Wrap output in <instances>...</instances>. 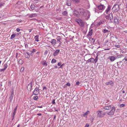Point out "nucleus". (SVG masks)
Returning a JSON list of instances; mask_svg holds the SVG:
<instances>
[{
    "label": "nucleus",
    "instance_id": "obj_24",
    "mask_svg": "<svg viewBox=\"0 0 127 127\" xmlns=\"http://www.w3.org/2000/svg\"><path fill=\"white\" fill-rule=\"evenodd\" d=\"M109 18L110 20L112 21V20H113V14L112 13H111L109 15Z\"/></svg>",
    "mask_w": 127,
    "mask_h": 127
},
{
    "label": "nucleus",
    "instance_id": "obj_4",
    "mask_svg": "<svg viewBox=\"0 0 127 127\" xmlns=\"http://www.w3.org/2000/svg\"><path fill=\"white\" fill-rule=\"evenodd\" d=\"M97 7L99 10H102L105 9V6L103 5L100 4L97 6Z\"/></svg>",
    "mask_w": 127,
    "mask_h": 127
},
{
    "label": "nucleus",
    "instance_id": "obj_17",
    "mask_svg": "<svg viewBox=\"0 0 127 127\" xmlns=\"http://www.w3.org/2000/svg\"><path fill=\"white\" fill-rule=\"evenodd\" d=\"M117 67L118 68H120V66H121L123 64L122 63V62H117Z\"/></svg>",
    "mask_w": 127,
    "mask_h": 127
},
{
    "label": "nucleus",
    "instance_id": "obj_57",
    "mask_svg": "<svg viewBox=\"0 0 127 127\" xmlns=\"http://www.w3.org/2000/svg\"><path fill=\"white\" fill-rule=\"evenodd\" d=\"M89 125L88 124H87L84 127H88Z\"/></svg>",
    "mask_w": 127,
    "mask_h": 127
},
{
    "label": "nucleus",
    "instance_id": "obj_50",
    "mask_svg": "<svg viewBox=\"0 0 127 127\" xmlns=\"http://www.w3.org/2000/svg\"><path fill=\"white\" fill-rule=\"evenodd\" d=\"M80 83L79 81H77L76 83V85H78Z\"/></svg>",
    "mask_w": 127,
    "mask_h": 127
},
{
    "label": "nucleus",
    "instance_id": "obj_63",
    "mask_svg": "<svg viewBox=\"0 0 127 127\" xmlns=\"http://www.w3.org/2000/svg\"><path fill=\"white\" fill-rule=\"evenodd\" d=\"M36 107L37 108H42L43 107L42 106H37Z\"/></svg>",
    "mask_w": 127,
    "mask_h": 127
},
{
    "label": "nucleus",
    "instance_id": "obj_23",
    "mask_svg": "<svg viewBox=\"0 0 127 127\" xmlns=\"http://www.w3.org/2000/svg\"><path fill=\"white\" fill-rule=\"evenodd\" d=\"M37 16V14H32L30 15L29 16L30 18H32L35 17Z\"/></svg>",
    "mask_w": 127,
    "mask_h": 127
},
{
    "label": "nucleus",
    "instance_id": "obj_64",
    "mask_svg": "<svg viewBox=\"0 0 127 127\" xmlns=\"http://www.w3.org/2000/svg\"><path fill=\"white\" fill-rule=\"evenodd\" d=\"M41 115H42V114L41 113H38L37 114V115H38V116H40Z\"/></svg>",
    "mask_w": 127,
    "mask_h": 127
},
{
    "label": "nucleus",
    "instance_id": "obj_45",
    "mask_svg": "<svg viewBox=\"0 0 127 127\" xmlns=\"http://www.w3.org/2000/svg\"><path fill=\"white\" fill-rule=\"evenodd\" d=\"M115 46L117 48H119L120 47V45H115Z\"/></svg>",
    "mask_w": 127,
    "mask_h": 127
},
{
    "label": "nucleus",
    "instance_id": "obj_39",
    "mask_svg": "<svg viewBox=\"0 0 127 127\" xmlns=\"http://www.w3.org/2000/svg\"><path fill=\"white\" fill-rule=\"evenodd\" d=\"M38 98V97L37 96H35L33 97V99L35 100H37Z\"/></svg>",
    "mask_w": 127,
    "mask_h": 127
},
{
    "label": "nucleus",
    "instance_id": "obj_9",
    "mask_svg": "<svg viewBox=\"0 0 127 127\" xmlns=\"http://www.w3.org/2000/svg\"><path fill=\"white\" fill-rule=\"evenodd\" d=\"M14 95V92L13 91H12L11 93L10 96L9 97V99H10V102H11L13 99Z\"/></svg>",
    "mask_w": 127,
    "mask_h": 127
},
{
    "label": "nucleus",
    "instance_id": "obj_3",
    "mask_svg": "<svg viewBox=\"0 0 127 127\" xmlns=\"http://www.w3.org/2000/svg\"><path fill=\"white\" fill-rule=\"evenodd\" d=\"M112 109L109 112L107 113V114L108 115H113L114 112L115 110V107H112Z\"/></svg>",
    "mask_w": 127,
    "mask_h": 127
},
{
    "label": "nucleus",
    "instance_id": "obj_11",
    "mask_svg": "<svg viewBox=\"0 0 127 127\" xmlns=\"http://www.w3.org/2000/svg\"><path fill=\"white\" fill-rule=\"evenodd\" d=\"M117 57H115L113 56H109L108 59H109L111 62H113L117 59Z\"/></svg>",
    "mask_w": 127,
    "mask_h": 127
},
{
    "label": "nucleus",
    "instance_id": "obj_35",
    "mask_svg": "<svg viewBox=\"0 0 127 127\" xmlns=\"http://www.w3.org/2000/svg\"><path fill=\"white\" fill-rule=\"evenodd\" d=\"M16 36L15 34H13L11 35V36L10 38L11 39H12L13 38H14Z\"/></svg>",
    "mask_w": 127,
    "mask_h": 127
},
{
    "label": "nucleus",
    "instance_id": "obj_33",
    "mask_svg": "<svg viewBox=\"0 0 127 127\" xmlns=\"http://www.w3.org/2000/svg\"><path fill=\"white\" fill-rule=\"evenodd\" d=\"M18 63L22 65L23 63V61L22 60H20Z\"/></svg>",
    "mask_w": 127,
    "mask_h": 127
},
{
    "label": "nucleus",
    "instance_id": "obj_8",
    "mask_svg": "<svg viewBox=\"0 0 127 127\" xmlns=\"http://www.w3.org/2000/svg\"><path fill=\"white\" fill-rule=\"evenodd\" d=\"M105 84L107 85H110L111 86H113V83L111 81H110L108 82H106L105 83Z\"/></svg>",
    "mask_w": 127,
    "mask_h": 127
},
{
    "label": "nucleus",
    "instance_id": "obj_31",
    "mask_svg": "<svg viewBox=\"0 0 127 127\" xmlns=\"http://www.w3.org/2000/svg\"><path fill=\"white\" fill-rule=\"evenodd\" d=\"M79 25L81 27H83L84 26V24L82 21L81 22V23H80Z\"/></svg>",
    "mask_w": 127,
    "mask_h": 127
},
{
    "label": "nucleus",
    "instance_id": "obj_41",
    "mask_svg": "<svg viewBox=\"0 0 127 127\" xmlns=\"http://www.w3.org/2000/svg\"><path fill=\"white\" fill-rule=\"evenodd\" d=\"M43 65L45 66L47 65V64L46 61H44Z\"/></svg>",
    "mask_w": 127,
    "mask_h": 127
},
{
    "label": "nucleus",
    "instance_id": "obj_22",
    "mask_svg": "<svg viewBox=\"0 0 127 127\" xmlns=\"http://www.w3.org/2000/svg\"><path fill=\"white\" fill-rule=\"evenodd\" d=\"M74 4H78L79 3L80 0H72Z\"/></svg>",
    "mask_w": 127,
    "mask_h": 127
},
{
    "label": "nucleus",
    "instance_id": "obj_38",
    "mask_svg": "<svg viewBox=\"0 0 127 127\" xmlns=\"http://www.w3.org/2000/svg\"><path fill=\"white\" fill-rule=\"evenodd\" d=\"M110 31L106 30L104 29L103 30V32L104 33H106L108 32H110Z\"/></svg>",
    "mask_w": 127,
    "mask_h": 127
},
{
    "label": "nucleus",
    "instance_id": "obj_29",
    "mask_svg": "<svg viewBox=\"0 0 127 127\" xmlns=\"http://www.w3.org/2000/svg\"><path fill=\"white\" fill-rule=\"evenodd\" d=\"M35 6L34 4H32L31 6V8L32 10H33L35 8Z\"/></svg>",
    "mask_w": 127,
    "mask_h": 127
},
{
    "label": "nucleus",
    "instance_id": "obj_16",
    "mask_svg": "<svg viewBox=\"0 0 127 127\" xmlns=\"http://www.w3.org/2000/svg\"><path fill=\"white\" fill-rule=\"evenodd\" d=\"M60 52L59 50H57L56 51L53 53V56H56L58 55Z\"/></svg>",
    "mask_w": 127,
    "mask_h": 127
},
{
    "label": "nucleus",
    "instance_id": "obj_62",
    "mask_svg": "<svg viewBox=\"0 0 127 127\" xmlns=\"http://www.w3.org/2000/svg\"><path fill=\"white\" fill-rule=\"evenodd\" d=\"M17 107H18V105H17L16 106V107L14 109V110H15V111H16Z\"/></svg>",
    "mask_w": 127,
    "mask_h": 127
},
{
    "label": "nucleus",
    "instance_id": "obj_61",
    "mask_svg": "<svg viewBox=\"0 0 127 127\" xmlns=\"http://www.w3.org/2000/svg\"><path fill=\"white\" fill-rule=\"evenodd\" d=\"M15 115H13L12 117V120H13L14 119V118Z\"/></svg>",
    "mask_w": 127,
    "mask_h": 127
},
{
    "label": "nucleus",
    "instance_id": "obj_14",
    "mask_svg": "<svg viewBox=\"0 0 127 127\" xmlns=\"http://www.w3.org/2000/svg\"><path fill=\"white\" fill-rule=\"evenodd\" d=\"M105 22V20H102L100 21L99 22L97 23L96 24L97 26H98L104 23Z\"/></svg>",
    "mask_w": 127,
    "mask_h": 127
},
{
    "label": "nucleus",
    "instance_id": "obj_59",
    "mask_svg": "<svg viewBox=\"0 0 127 127\" xmlns=\"http://www.w3.org/2000/svg\"><path fill=\"white\" fill-rule=\"evenodd\" d=\"M110 38L111 39H113L114 38V36H111Z\"/></svg>",
    "mask_w": 127,
    "mask_h": 127
},
{
    "label": "nucleus",
    "instance_id": "obj_32",
    "mask_svg": "<svg viewBox=\"0 0 127 127\" xmlns=\"http://www.w3.org/2000/svg\"><path fill=\"white\" fill-rule=\"evenodd\" d=\"M82 21V20L80 19H78L76 21L77 23L79 24L80 23H81V22Z\"/></svg>",
    "mask_w": 127,
    "mask_h": 127
},
{
    "label": "nucleus",
    "instance_id": "obj_48",
    "mask_svg": "<svg viewBox=\"0 0 127 127\" xmlns=\"http://www.w3.org/2000/svg\"><path fill=\"white\" fill-rule=\"evenodd\" d=\"M52 103L53 104H55V100L54 99L52 102Z\"/></svg>",
    "mask_w": 127,
    "mask_h": 127
},
{
    "label": "nucleus",
    "instance_id": "obj_58",
    "mask_svg": "<svg viewBox=\"0 0 127 127\" xmlns=\"http://www.w3.org/2000/svg\"><path fill=\"white\" fill-rule=\"evenodd\" d=\"M4 3H3L2 4H0V7H1L2 6H3L4 5Z\"/></svg>",
    "mask_w": 127,
    "mask_h": 127
},
{
    "label": "nucleus",
    "instance_id": "obj_53",
    "mask_svg": "<svg viewBox=\"0 0 127 127\" xmlns=\"http://www.w3.org/2000/svg\"><path fill=\"white\" fill-rule=\"evenodd\" d=\"M16 111H15V110H14V111L13 113V115H15Z\"/></svg>",
    "mask_w": 127,
    "mask_h": 127
},
{
    "label": "nucleus",
    "instance_id": "obj_18",
    "mask_svg": "<svg viewBox=\"0 0 127 127\" xmlns=\"http://www.w3.org/2000/svg\"><path fill=\"white\" fill-rule=\"evenodd\" d=\"M32 82H31L28 84L27 87L28 89H30V90H31L32 88Z\"/></svg>",
    "mask_w": 127,
    "mask_h": 127
},
{
    "label": "nucleus",
    "instance_id": "obj_34",
    "mask_svg": "<svg viewBox=\"0 0 127 127\" xmlns=\"http://www.w3.org/2000/svg\"><path fill=\"white\" fill-rule=\"evenodd\" d=\"M56 62V60L55 59H53L52 60L51 63L52 64H54Z\"/></svg>",
    "mask_w": 127,
    "mask_h": 127
},
{
    "label": "nucleus",
    "instance_id": "obj_46",
    "mask_svg": "<svg viewBox=\"0 0 127 127\" xmlns=\"http://www.w3.org/2000/svg\"><path fill=\"white\" fill-rule=\"evenodd\" d=\"M64 65V64H61L60 66V67L59 68H62L63 67V66Z\"/></svg>",
    "mask_w": 127,
    "mask_h": 127
},
{
    "label": "nucleus",
    "instance_id": "obj_54",
    "mask_svg": "<svg viewBox=\"0 0 127 127\" xmlns=\"http://www.w3.org/2000/svg\"><path fill=\"white\" fill-rule=\"evenodd\" d=\"M16 31L17 32H19L20 31V29L19 28H17L16 29Z\"/></svg>",
    "mask_w": 127,
    "mask_h": 127
},
{
    "label": "nucleus",
    "instance_id": "obj_60",
    "mask_svg": "<svg viewBox=\"0 0 127 127\" xmlns=\"http://www.w3.org/2000/svg\"><path fill=\"white\" fill-rule=\"evenodd\" d=\"M43 90H44V89H45V90H46V87L45 86H44V87H43Z\"/></svg>",
    "mask_w": 127,
    "mask_h": 127
},
{
    "label": "nucleus",
    "instance_id": "obj_28",
    "mask_svg": "<svg viewBox=\"0 0 127 127\" xmlns=\"http://www.w3.org/2000/svg\"><path fill=\"white\" fill-rule=\"evenodd\" d=\"M25 57L26 58H29L30 57V55L28 52L26 53V54L25 55Z\"/></svg>",
    "mask_w": 127,
    "mask_h": 127
},
{
    "label": "nucleus",
    "instance_id": "obj_5",
    "mask_svg": "<svg viewBox=\"0 0 127 127\" xmlns=\"http://www.w3.org/2000/svg\"><path fill=\"white\" fill-rule=\"evenodd\" d=\"M39 88L36 87L35 89L33 91V94L35 95H38V94L39 93V90L38 89Z\"/></svg>",
    "mask_w": 127,
    "mask_h": 127
},
{
    "label": "nucleus",
    "instance_id": "obj_51",
    "mask_svg": "<svg viewBox=\"0 0 127 127\" xmlns=\"http://www.w3.org/2000/svg\"><path fill=\"white\" fill-rule=\"evenodd\" d=\"M89 111H87V112H86L84 115V116H85V115H87L88 114V113L89 112Z\"/></svg>",
    "mask_w": 127,
    "mask_h": 127
},
{
    "label": "nucleus",
    "instance_id": "obj_44",
    "mask_svg": "<svg viewBox=\"0 0 127 127\" xmlns=\"http://www.w3.org/2000/svg\"><path fill=\"white\" fill-rule=\"evenodd\" d=\"M7 64H5L4 65V68L5 69L7 67Z\"/></svg>",
    "mask_w": 127,
    "mask_h": 127
},
{
    "label": "nucleus",
    "instance_id": "obj_30",
    "mask_svg": "<svg viewBox=\"0 0 127 127\" xmlns=\"http://www.w3.org/2000/svg\"><path fill=\"white\" fill-rule=\"evenodd\" d=\"M66 4L68 6H70L71 5V4L70 1H67L66 3Z\"/></svg>",
    "mask_w": 127,
    "mask_h": 127
},
{
    "label": "nucleus",
    "instance_id": "obj_6",
    "mask_svg": "<svg viewBox=\"0 0 127 127\" xmlns=\"http://www.w3.org/2000/svg\"><path fill=\"white\" fill-rule=\"evenodd\" d=\"M97 114L98 117L99 118L103 117L105 115L104 114V113H102L100 111H97Z\"/></svg>",
    "mask_w": 127,
    "mask_h": 127
},
{
    "label": "nucleus",
    "instance_id": "obj_1",
    "mask_svg": "<svg viewBox=\"0 0 127 127\" xmlns=\"http://www.w3.org/2000/svg\"><path fill=\"white\" fill-rule=\"evenodd\" d=\"M76 13H79V14L80 15H82L84 16H86L87 14L85 13V12L84 10L82 8H80L78 9V11L75 10Z\"/></svg>",
    "mask_w": 127,
    "mask_h": 127
},
{
    "label": "nucleus",
    "instance_id": "obj_49",
    "mask_svg": "<svg viewBox=\"0 0 127 127\" xmlns=\"http://www.w3.org/2000/svg\"><path fill=\"white\" fill-rule=\"evenodd\" d=\"M5 69L4 68L3 69H1L0 70V71L1 72L4 71Z\"/></svg>",
    "mask_w": 127,
    "mask_h": 127
},
{
    "label": "nucleus",
    "instance_id": "obj_37",
    "mask_svg": "<svg viewBox=\"0 0 127 127\" xmlns=\"http://www.w3.org/2000/svg\"><path fill=\"white\" fill-rule=\"evenodd\" d=\"M57 39L58 43H59L60 42V36H59L57 38Z\"/></svg>",
    "mask_w": 127,
    "mask_h": 127
},
{
    "label": "nucleus",
    "instance_id": "obj_7",
    "mask_svg": "<svg viewBox=\"0 0 127 127\" xmlns=\"http://www.w3.org/2000/svg\"><path fill=\"white\" fill-rule=\"evenodd\" d=\"M111 6L110 5H108L107 8L105 10L104 12V14H108V12L111 9Z\"/></svg>",
    "mask_w": 127,
    "mask_h": 127
},
{
    "label": "nucleus",
    "instance_id": "obj_2",
    "mask_svg": "<svg viewBox=\"0 0 127 127\" xmlns=\"http://www.w3.org/2000/svg\"><path fill=\"white\" fill-rule=\"evenodd\" d=\"M119 10V6L118 4L114 5L112 9V11L113 12H117Z\"/></svg>",
    "mask_w": 127,
    "mask_h": 127
},
{
    "label": "nucleus",
    "instance_id": "obj_10",
    "mask_svg": "<svg viewBox=\"0 0 127 127\" xmlns=\"http://www.w3.org/2000/svg\"><path fill=\"white\" fill-rule=\"evenodd\" d=\"M114 22L115 23L118 24L119 23V19L116 16L114 17Z\"/></svg>",
    "mask_w": 127,
    "mask_h": 127
},
{
    "label": "nucleus",
    "instance_id": "obj_42",
    "mask_svg": "<svg viewBox=\"0 0 127 127\" xmlns=\"http://www.w3.org/2000/svg\"><path fill=\"white\" fill-rule=\"evenodd\" d=\"M24 70V68L23 67H22L20 69V71L21 72H22Z\"/></svg>",
    "mask_w": 127,
    "mask_h": 127
},
{
    "label": "nucleus",
    "instance_id": "obj_13",
    "mask_svg": "<svg viewBox=\"0 0 127 127\" xmlns=\"http://www.w3.org/2000/svg\"><path fill=\"white\" fill-rule=\"evenodd\" d=\"M57 43L55 39H53L51 40V43L53 46L55 45Z\"/></svg>",
    "mask_w": 127,
    "mask_h": 127
},
{
    "label": "nucleus",
    "instance_id": "obj_26",
    "mask_svg": "<svg viewBox=\"0 0 127 127\" xmlns=\"http://www.w3.org/2000/svg\"><path fill=\"white\" fill-rule=\"evenodd\" d=\"M89 40L90 41H91V43L92 44H94L95 42V40L93 38H90Z\"/></svg>",
    "mask_w": 127,
    "mask_h": 127
},
{
    "label": "nucleus",
    "instance_id": "obj_12",
    "mask_svg": "<svg viewBox=\"0 0 127 127\" xmlns=\"http://www.w3.org/2000/svg\"><path fill=\"white\" fill-rule=\"evenodd\" d=\"M112 106L111 105H110L108 106L104 107H103V109H104L106 110H109L112 108Z\"/></svg>",
    "mask_w": 127,
    "mask_h": 127
},
{
    "label": "nucleus",
    "instance_id": "obj_20",
    "mask_svg": "<svg viewBox=\"0 0 127 127\" xmlns=\"http://www.w3.org/2000/svg\"><path fill=\"white\" fill-rule=\"evenodd\" d=\"M88 62H90L91 63H93L95 61L94 59L93 58H91L87 60Z\"/></svg>",
    "mask_w": 127,
    "mask_h": 127
},
{
    "label": "nucleus",
    "instance_id": "obj_27",
    "mask_svg": "<svg viewBox=\"0 0 127 127\" xmlns=\"http://www.w3.org/2000/svg\"><path fill=\"white\" fill-rule=\"evenodd\" d=\"M38 37L39 35H36L34 37V38L35 39V41H39V40H38Z\"/></svg>",
    "mask_w": 127,
    "mask_h": 127
},
{
    "label": "nucleus",
    "instance_id": "obj_56",
    "mask_svg": "<svg viewBox=\"0 0 127 127\" xmlns=\"http://www.w3.org/2000/svg\"><path fill=\"white\" fill-rule=\"evenodd\" d=\"M66 85L67 86H70V83H67L66 84Z\"/></svg>",
    "mask_w": 127,
    "mask_h": 127
},
{
    "label": "nucleus",
    "instance_id": "obj_21",
    "mask_svg": "<svg viewBox=\"0 0 127 127\" xmlns=\"http://www.w3.org/2000/svg\"><path fill=\"white\" fill-rule=\"evenodd\" d=\"M36 51V49H33L32 51H30L31 55V56L33 55V53L35 52Z\"/></svg>",
    "mask_w": 127,
    "mask_h": 127
},
{
    "label": "nucleus",
    "instance_id": "obj_19",
    "mask_svg": "<svg viewBox=\"0 0 127 127\" xmlns=\"http://www.w3.org/2000/svg\"><path fill=\"white\" fill-rule=\"evenodd\" d=\"M85 13L87 14V15H88V19L90 17V13L89 11L87 10L85 12Z\"/></svg>",
    "mask_w": 127,
    "mask_h": 127
},
{
    "label": "nucleus",
    "instance_id": "obj_25",
    "mask_svg": "<svg viewBox=\"0 0 127 127\" xmlns=\"http://www.w3.org/2000/svg\"><path fill=\"white\" fill-rule=\"evenodd\" d=\"M74 12H75L74 13L73 15H74V16H76L77 17H80V15L79 14V13H76L75 11H74Z\"/></svg>",
    "mask_w": 127,
    "mask_h": 127
},
{
    "label": "nucleus",
    "instance_id": "obj_43",
    "mask_svg": "<svg viewBox=\"0 0 127 127\" xmlns=\"http://www.w3.org/2000/svg\"><path fill=\"white\" fill-rule=\"evenodd\" d=\"M125 104H122L120 105V107L121 108L125 106Z\"/></svg>",
    "mask_w": 127,
    "mask_h": 127
},
{
    "label": "nucleus",
    "instance_id": "obj_52",
    "mask_svg": "<svg viewBox=\"0 0 127 127\" xmlns=\"http://www.w3.org/2000/svg\"><path fill=\"white\" fill-rule=\"evenodd\" d=\"M25 48H28V44H26L25 45Z\"/></svg>",
    "mask_w": 127,
    "mask_h": 127
},
{
    "label": "nucleus",
    "instance_id": "obj_15",
    "mask_svg": "<svg viewBox=\"0 0 127 127\" xmlns=\"http://www.w3.org/2000/svg\"><path fill=\"white\" fill-rule=\"evenodd\" d=\"M93 31V30L92 29H91V30L90 29V31L89 32L88 34L87 35V36L88 37H89V36H91L92 35Z\"/></svg>",
    "mask_w": 127,
    "mask_h": 127
},
{
    "label": "nucleus",
    "instance_id": "obj_40",
    "mask_svg": "<svg viewBox=\"0 0 127 127\" xmlns=\"http://www.w3.org/2000/svg\"><path fill=\"white\" fill-rule=\"evenodd\" d=\"M67 13L66 11H64L62 13L63 15H66L67 14Z\"/></svg>",
    "mask_w": 127,
    "mask_h": 127
},
{
    "label": "nucleus",
    "instance_id": "obj_47",
    "mask_svg": "<svg viewBox=\"0 0 127 127\" xmlns=\"http://www.w3.org/2000/svg\"><path fill=\"white\" fill-rule=\"evenodd\" d=\"M124 60H125L127 61V56L125 57L124 59H123V61Z\"/></svg>",
    "mask_w": 127,
    "mask_h": 127
},
{
    "label": "nucleus",
    "instance_id": "obj_36",
    "mask_svg": "<svg viewBox=\"0 0 127 127\" xmlns=\"http://www.w3.org/2000/svg\"><path fill=\"white\" fill-rule=\"evenodd\" d=\"M98 55H97L96 56L95 58V59H94L95 61V63H96L97 62L98 60Z\"/></svg>",
    "mask_w": 127,
    "mask_h": 127
},
{
    "label": "nucleus",
    "instance_id": "obj_55",
    "mask_svg": "<svg viewBox=\"0 0 127 127\" xmlns=\"http://www.w3.org/2000/svg\"><path fill=\"white\" fill-rule=\"evenodd\" d=\"M62 63L60 62H59L58 64V66H60L61 64Z\"/></svg>",
    "mask_w": 127,
    "mask_h": 127
}]
</instances>
